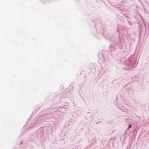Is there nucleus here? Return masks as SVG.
I'll use <instances>...</instances> for the list:
<instances>
[{"label":"nucleus","mask_w":149,"mask_h":149,"mask_svg":"<svg viewBox=\"0 0 149 149\" xmlns=\"http://www.w3.org/2000/svg\"><path fill=\"white\" fill-rule=\"evenodd\" d=\"M138 63L137 57L131 56L127 60L124 61V63L123 64H124L126 67L122 68L127 70H132L136 67Z\"/></svg>","instance_id":"1"},{"label":"nucleus","mask_w":149,"mask_h":149,"mask_svg":"<svg viewBox=\"0 0 149 149\" xmlns=\"http://www.w3.org/2000/svg\"><path fill=\"white\" fill-rule=\"evenodd\" d=\"M54 109L53 108H52L51 107H50L45 109H43L42 111L40 112L38 114V116L35 119V120L33 121L32 125H31L30 127H28L27 130H29L31 128L34 127H35L38 126L39 125V119L41 118L42 116H44L47 115L54 113V112L52 111Z\"/></svg>","instance_id":"2"},{"label":"nucleus","mask_w":149,"mask_h":149,"mask_svg":"<svg viewBox=\"0 0 149 149\" xmlns=\"http://www.w3.org/2000/svg\"><path fill=\"white\" fill-rule=\"evenodd\" d=\"M105 38L107 39H109L108 36H106ZM109 40L113 44L115 45H117L120 49L123 48V46L121 42V39L120 38L119 36L117 37L113 36L109 38Z\"/></svg>","instance_id":"3"},{"label":"nucleus","mask_w":149,"mask_h":149,"mask_svg":"<svg viewBox=\"0 0 149 149\" xmlns=\"http://www.w3.org/2000/svg\"><path fill=\"white\" fill-rule=\"evenodd\" d=\"M96 141V140L95 139V137H94L92 138V139L91 141V143L92 144H93L94 143H95Z\"/></svg>","instance_id":"4"},{"label":"nucleus","mask_w":149,"mask_h":149,"mask_svg":"<svg viewBox=\"0 0 149 149\" xmlns=\"http://www.w3.org/2000/svg\"><path fill=\"white\" fill-rule=\"evenodd\" d=\"M113 54L110 53H109L107 55L108 57L109 58L112 59L113 58V56H112Z\"/></svg>","instance_id":"5"},{"label":"nucleus","mask_w":149,"mask_h":149,"mask_svg":"<svg viewBox=\"0 0 149 149\" xmlns=\"http://www.w3.org/2000/svg\"><path fill=\"white\" fill-rule=\"evenodd\" d=\"M43 3H46L49 2V0H40Z\"/></svg>","instance_id":"6"},{"label":"nucleus","mask_w":149,"mask_h":149,"mask_svg":"<svg viewBox=\"0 0 149 149\" xmlns=\"http://www.w3.org/2000/svg\"><path fill=\"white\" fill-rule=\"evenodd\" d=\"M110 50L111 51H113L115 50V48L114 47L112 46L111 45L110 46V47H109Z\"/></svg>","instance_id":"7"},{"label":"nucleus","mask_w":149,"mask_h":149,"mask_svg":"<svg viewBox=\"0 0 149 149\" xmlns=\"http://www.w3.org/2000/svg\"><path fill=\"white\" fill-rule=\"evenodd\" d=\"M65 93V92H63L62 93H60V94H59L58 95V96H60L61 95H62V94H64Z\"/></svg>","instance_id":"8"},{"label":"nucleus","mask_w":149,"mask_h":149,"mask_svg":"<svg viewBox=\"0 0 149 149\" xmlns=\"http://www.w3.org/2000/svg\"><path fill=\"white\" fill-rule=\"evenodd\" d=\"M132 126V125H128V127L127 128V129H129L130 128H131V127Z\"/></svg>","instance_id":"9"},{"label":"nucleus","mask_w":149,"mask_h":149,"mask_svg":"<svg viewBox=\"0 0 149 149\" xmlns=\"http://www.w3.org/2000/svg\"><path fill=\"white\" fill-rule=\"evenodd\" d=\"M102 31H100V33L101 34H103V31H103V29H102Z\"/></svg>","instance_id":"10"},{"label":"nucleus","mask_w":149,"mask_h":149,"mask_svg":"<svg viewBox=\"0 0 149 149\" xmlns=\"http://www.w3.org/2000/svg\"><path fill=\"white\" fill-rule=\"evenodd\" d=\"M23 141H21L20 142L19 146H20L22 145V144L23 143Z\"/></svg>","instance_id":"11"},{"label":"nucleus","mask_w":149,"mask_h":149,"mask_svg":"<svg viewBox=\"0 0 149 149\" xmlns=\"http://www.w3.org/2000/svg\"><path fill=\"white\" fill-rule=\"evenodd\" d=\"M96 31H97V32H98V33H100V32H99V31H98V29H97L96 30Z\"/></svg>","instance_id":"12"},{"label":"nucleus","mask_w":149,"mask_h":149,"mask_svg":"<svg viewBox=\"0 0 149 149\" xmlns=\"http://www.w3.org/2000/svg\"><path fill=\"white\" fill-rule=\"evenodd\" d=\"M69 89H70L69 90L70 91H71V90H72V89H71V88H69Z\"/></svg>","instance_id":"13"},{"label":"nucleus","mask_w":149,"mask_h":149,"mask_svg":"<svg viewBox=\"0 0 149 149\" xmlns=\"http://www.w3.org/2000/svg\"><path fill=\"white\" fill-rule=\"evenodd\" d=\"M96 68H95L93 69V70L95 71V70Z\"/></svg>","instance_id":"14"},{"label":"nucleus","mask_w":149,"mask_h":149,"mask_svg":"<svg viewBox=\"0 0 149 149\" xmlns=\"http://www.w3.org/2000/svg\"><path fill=\"white\" fill-rule=\"evenodd\" d=\"M97 122L96 123V124H97V123L98 122Z\"/></svg>","instance_id":"15"},{"label":"nucleus","mask_w":149,"mask_h":149,"mask_svg":"<svg viewBox=\"0 0 149 149\" xmlns=\"http://www.w3.org/2000/svg\"><path fill=\"white\" fill-rule=\"evenodd\" d=\"M139 36H140L141 35V34L139 33Z\"/></svg>","instance_id":"16"}]
</instances>
